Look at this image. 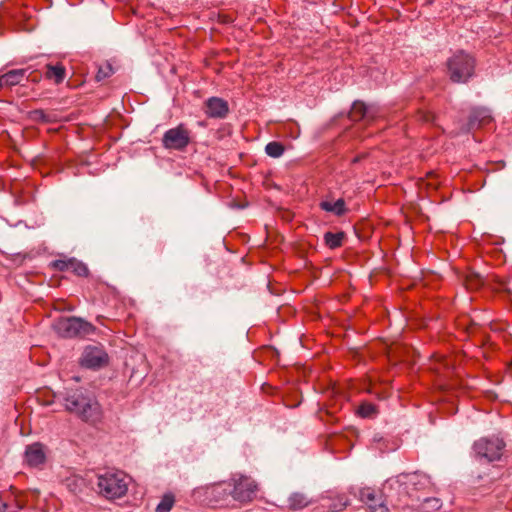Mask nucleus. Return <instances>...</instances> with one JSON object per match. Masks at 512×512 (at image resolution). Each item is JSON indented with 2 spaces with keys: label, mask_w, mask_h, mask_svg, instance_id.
<instances>
[{
  "label": "nucleus",
  "mask_w": 512,
  "mask_h": 512,
  "mask_svg": "<svg viewBox=\"0 0 512 512\" xmlns=\"http://www.w3.org/2000/svg\"><path fill=\"white\" fill-rule=\"evenodd\" d=\"M476 122L478 123L479 127L485 126L492 122V117L488 114L486 110H479L473 114L470 121L472 126H474Z\"/></svg>",
  "instance_id": "19"
},
{
  "label": "nucleus",
  "mask_w": 512,
  "mask_h": 512,
  "mask_svg": "<svg viewBox=\"0 0 512 512\" xmlns=\"http://www.w3.org/2000/svg\"><path fill=\"white\" fill-rule=\"evenodd\" d=\"M396 482L403 486V489L410 496L416 492L429 491L432 486L430 477L421 472L400 474L397 476Z\"/></svg>",
  "instance_id": "6"
},
{
  "label": "nucleus",
  "mask_w": 512,
  "mask_h": 512,
  "mask_svg": "<svg viewBox=\"0 0 512 512\" xmlns=\"http://www.w3.org/2000/svg\"><path fill=\"white\" fill-rule=\"evenodd\" d=\"M72 259H58L51 262L50 266L58 271H68L72 263Z\"/></svg>",
  "instance_id": "26"
},
{
  "label": "nucleus",
  "mask_w": 512,
  "mask_h": 512,
  "mask_svg": "<svg viewBox=\"0 0 512 512\" xmlns=\"http://www.w3.org/2000/svg\"><path fill=\"white\" fill-rule=\"evenodd\" d=\"M366 115V106L362 101H355L351 110V117L355 120L364 118Z\"/></svg>",
  "instance_id": "24"
},
{
  "label": "nucleus",
  "mask_w": 512,
  "mask_h": 512,
  "mask_svg": "<svg viewBox=\"0 0 512 512\" xmlns=\"http://www.w3.org/2000/svg\"><path fill=\"white\" fill-rule=\"evenodd\" d=\"M116 68L113 67L112 63L106 61L99 65L98 71L96 74V80L102 81L115 73Z\"/></svg>",
  "instance_id": "18"
},
{
  "label": "nucleus",
  "mask_w": 512,
  "mask_h": 512,
  "mask_svg": "<svg viewBox=\"0 0 512 512\" xmlns=\"http://www.w3.org/2000/svg\"><path fill=\"white\" fill-rule=\"evenodd\" d=\"M285 151V147L282 143L277 141L269 142L265 147V152L267 155L273 158H278L282 156Z\"/></svg>",
  "instance_id": "21"
},
{
  "label": "nucleus",
  "mask_w": 512,
  "mask_h": 512,
  "mask_svg": "<svg viewBox=\"0 0 512 512\" xmlns=\"http://www.w3.org/2000/svg\"><path fill=\"white\" fill-rule=\"evenodd\" d=\"M246 512H253L252 510H247Z\"/></svg>",
  "instance_id": "34"
},
{
  "label": "nucleus",
  "mask_w": 512,
  "mask_h": 512,
  "mask_svg": "<svg viewBox=\"0 0 512 512\" xmlns=\"http://www.w3.org/2000/svg\"><path fill=\"white\" fill-rule=\"evenodd\" d=\"M47 459L46 447L40 443L35 442L28 445L24 453V463L31 468L41 469Z\"/></svg>",
  "instance_id": "10"
},
{
  "label": "nucleus",
  "mask_w": 512,
  "mask_h": 512,
  "mask_svg": "<svg viewBox=\"0 0 512 512\" xmlns=\"http://www.w3.org/2000/svg\"><path fill=\"white\" fill-rule=\"evenodd\" d=\"M63 400L66 411L75 414L84 422L97 424L102 420L103 412L100 404L82 391L67 392Z\"/></svg>",
  "instance_id": "1"
},
{
  "label": "nucleus",
  "mask_w": 512,
  "mask_h": 512,
  "mask_svg": "<svg viewBox=\"0 0 512 512\" xmlns=\"http://www.w3.org/2000/svg\"><path fill=\"white\" fill-rule=\"evenodd\" d=\"M484 284V280L479 273L469 271L464 278V285L469 290H477Z\"/></svg>",
  "instance_id": "16"
},
{
  "label": "nucleus",
  "mask_w": 512,
  "mask_h": 512,
  "mask_svg": "<svg viewBox=\"0 0 512 512\" xmlns=\"http://www.w3.org/2000/svg\"><path fill=\"white\" fill-rule=\"evenodd\" d=\"M348 504H349V503H348V500H347L346 498H344V497H340V498L338 499V503H335V504L333 505V508H334L335 510H341V509L345 508Z\"/></svg>",
  "instance_id": "28"
},
{
  "label": "nucleus",
  "mask_w": 512,
  "mask_h": 512,
  "mask_svg": "<svg viewBox=\"0 0 512 512\" xmlns=\"http://www.w3.org/2000/svg\"><path fill=\"white\" fill-rule=\"evenodd\" d=\"M70 270L77 276L86 277L89 273L88 268L82 262L72 259Z\"/></svg>",
  "instance_id": "25"
},
{
  "label": "nucleus",
  "mask_w": 512,
  "mask_h": 512,
  "mask_svg": "<svg viewBox=\"0 0 512 512\" xmlns=\"http://www.w3.org/2000/svg\"><path fill=\"white\" fill-rule=\"evenodd\" d=\"M371 512H389L388 508L384 504H374L369 507Z\"/></svg>",
  "instance_id": "29"
},
{
  "label": "nucleus",
  "mask_w": 512,
  "mask_h": 512,
  "mask_svg": "<svg viewBox=\"0 0 512 512\" xmlns=\"http://www.w3.org/2000/svg\"><path fill=\"white\" fill-rule=\"evenodd\" d=\"M476 59L464 51L457 50L444 63V73L452 83L465 84L475 75Z\"/></svg>",
  "instance_id": "2"
},
{
  "label": "nucleus",
  "mask_w": 512,
  "mask_h": 512,
  "mask_svg": "<svg viewBox=\"0 0 512 512\" xmlns=\"http://www.w3.org/2000/svg\"><path fill=\"white\" fill-rule=\"evenodd\" d=\"M358 413L362 417H372L376 414V407L371 403H362L358 408Z\"/></svg>",
  "instance_id": "27"
},
{
  "label": "nucleus",
  "mask_w": 512,
  "mask_h": 512,
  "mask_svg": "<svg viewBox=\"0 0 512 512\" xmlns=\"http://www.w3.org/2000/svg\"><path fill=\"white\" fill-rule=\"evenodd\" d=\"M190 130L184 125L167 130L162 138V145L169 150L183 151L190 143Z\"/></svg>",
  "instance_id": "7"
},
{
  "label": "nucleus",
  "mask_w": 512,
  "mask_h": 512,
  "mask_svg": "<svg viewBox=\"0 0 512 512\" xmlns=\"http://www.w3.org/2000/svg\"><path fill=\"white\" fill-rule=\"evenodd\" d=\"M319 206L322 210L330 212L336 216H343L347 212L346 203L342 198L334 202L329 200L321 201Z\"/></svg>",
  "instance_id": "14"
},
{
  "label": "nucleus",
  "mask_w": 512,
  "mask_h": 512,
  "mask_svg": "<svg viewBox=\"0 0 512 512\" xmlns=\"http://www.w3.org/2000/svg\"><path fill=\"white\" fill-rule=\"evenodd\" d=\"M45 77L53 81L55 84H60L66 77V69L62 63H49L46 65Z\"/></svg>",
  "instance_id": "13"
},
{
  "label": "nucleus",
  "mask_w": 512,
  "mask_h": 512,
  "mask_svg": "<svg viewBox=\"0 0 512 512\" xmlns=\"http://www.w3.org/2000/svg\"><path fill=\"white\" fill-rule=\"evenodd\" d=\"M343 239H344L343 232H339V233L327 232L324 235L325 244L330 249H336V248L342 246Z\"/></svg>",
  "instance_id": "17"
},
{
  "label": "nucleus",
  "mask_w": 512,
  "mask_h": 512,
  "mask_svg": "<svg viewBox=\"0 0 512 512\" xmlns=\"http://www.w3.org/2000/svg\"><path fill=\"white\" fill-rule=\"evenodd\" d=\"M443 362L445 366L450 365L449 360L446 357H443Z\"/></svg>",
  "instance_id": "31"
},
{
  "label": "nucleus",
  "mask_w": 512,
  "mask_h": 512,
  "mask_svg": "<svg viewBox=\"0 0 512 512\" xmlns=\"http://www.w3.org/2000/svg\"><path fill=\"white\" fill-rule=\"evenodd\" d=\"M99 494L108 500L126 495L128 491L127 476L122 471H107L97 478Z\"/></svg>",
  "instance_id": "3"
},
{
  "label": "nucleus",
  "mask_w": 512,
  "mask_h": 512,
  "mask_svg": "<svg viewBox=\"0 0 512 512\" xmlns=\"http://www.w3.org/2000/svg\"><path fill=\"white\" fill-rule=\"evenodd\" d=\"M20 506L11 494L0 495V512H17Z\"/></svg>",
  "instance_id": "15"
},
{
  "label": "nucleus",
  "mask_w": 512,
  "mask_h": 512,
  "mask_svg": "<svg viewBox=\"0 0 512 512\" xmlns=\"http://www.w3.org/2000/svg\"><path fill=\"white\" fill-rule=\"evenodd\" d=\"M505 443L498 437L481 438L474 443V451L480 458H484L489 462L500 460Z\"/></svg>",
  "instance_id": "5"
},
{
  "label": "nucleus",
  "mask_w": 512,
  "mask_h": 512,
  "mask_svg": "<svg viewBox=\"0 0 512 512\" xmlns=\"http://www.w3.org/2000/svg\"><path fill=\"white\" fill-rule=\"evenodd\" d=\"M104 319V316H98L97 317V321L100 323V324H103L102 320Z\"/></svg>",
  "instance_id": "32"
},
{
  "label": "nucleus",
  "mask_w": 512,
  "mask_h": 512,
  "mask_svg": "<svg viewBox=\"0 0 512 512\" xmlns=\"http://www.w3.org/2000/svg\"><path fill=\"white\" fill-rule=\"evenodd\" d=\"M358 161H359V157H355V158L352 160V162H353V163H356V162H358Z\"/></svg>",
  "instance_id": "33"
},
{
  "label": "nucleus",
  "mask_w": 512,
  "mask_h": 512,
  "mask_svg": "<svg viewBox=\"0 0 512 512\" xmlns=\"http://www.w3.org/2000/svg\"><path fill=\"white\" fill-rule=\"evenodd\" d=\"M55 332L62 338L84 337L95 332L89 322L77 317H62L53 324Z\"/></svg>",
  "instance_id": "4"
},
{
  "label": "nucleus",
  "mask_w": 512,
  "mask_h": 512,
  "mask_svg": "<svg viewBox=\"0 0 512 512\" xmlns=\"http://www.w3.org/2000/svg\"><path fill=\"white\" fill-rule=\"evenodd\" d=\"M109 364V356L101 345H89L84 348L80 365L89 369H100Z\"/></svg>",
  "instance_id": "8"
},
{
  "label": "nucleus",
  "mask_w": 512,
  "mask_h": 512,
  "mask_svg": "<svg viewBox=\"0 0 512 512\" xmlns=\"http://www.w3.org/2000/svg\"><path fill=\"white\" fill-rule=\"evenodd\" d=\"M228 111V104L223 98H208L206 101V114L210 117L223 118Z\"/></svg>",
  "instance_id": "12"
},
{
  "label": "nucleus",
  "mask_w": 512,
  "mask_h": 512,
  "mask_svg": "<svg viewBox=\"0 0 512 512\" xmlns=\"http://www.w3.org/2000/svg\"><path fill=\"white\" fill-rule=\"evenodd\" d=\"M360 500L366 503L369 507L370 505H374L376 495L372 488L366 487L362 488L359 492Z\"/></svg>",
  "instance_id": "23"
},
{
  "label": "nucleus",
  "mask_w": 512,
  "mask_h": 512,
  "mask_svg": "<svg viewBox=\"0 0 512 512\" xmlns=\"http://www.w3.org/2000/svg\"><path fill=\"white\" fill-rule=\"evenodd\" d=\"M33 72H28V69H13L0 76V87L11 88L12 86L19 85L23 80H29Z\"/></svg>",
  "instance_id": "11"
},
{
  "label": "nucleus",
  "mask_w": 512,
  "mask_h": 512,
  "mask_svg": "<svg viewBox=\"0 0 512 512\" xmlns=\"http://www.w3.org/2000/svg\"><path fill=\"white\" fill-rule=\"evenodd\" d=\"M233 490L231 492L232 497L241 503L251 502L256 495L258 486L256 482L247 476H239L233 478Z\"/></svg>",
  "instance_id": "9"
},
{
  "label": "nucleus",
  "mask_w": 512,
  "mask_h": 512,
  "mask_svg": "<svg viewBox=\"0 0 512 512\" xmlns=\"http://www.w3.org/2000/svg\"><path fill=\"white\" fill-rule=\"evenodd\" d=\"M498 289L503 292H506L508 295H512V288L505 281L499 282Z\"/></svg>",
  "instance_id": "30"
},
{
  "label": "nucleus",
  "mask_w": 512,
  "mask_h": 512,
  "mask_svg": "<svg viewBox=\"0 0 512 512\" xmlns=\"http://www.w3.org/2000/svg\"><path fill=\"white\" fill-rule=\"evenodd\" d=\"M175 503V497L172 493L163 495L160 503L156 506L155 512H170Z\"/></svg>",
  "instance_id": "20"
},
{
  "label": "nucleus",
  "mask_w": 512,
  "mask_h": 512,
  "mask_svg": "<svg viewBox=\"0 0 512 512\" xmlns=\"http://www.w3.org/2000/svg\"><path fill=\"white\" fill-rule=\"evenodd\" d=\"M307 500L302 494L295 493L289 498V508L291 510H299L307 505Z\"/></svg>",
  "instance_id": "22"
}]
</instances>
